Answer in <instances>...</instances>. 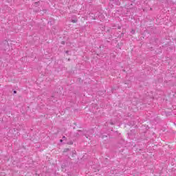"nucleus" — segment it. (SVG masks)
Wrapping results in <instances>:
<instances>
[{
	"mask_svg": "<svg viewBox=\"0 0 176 176\" xmlns=\"http://www.w3.org/2000/svg\"><path fill=\"white\" fill-rule=\"evenodd\" d=\"M135 32L134 30H132V31H131V34H135Z\"/></svg>",
	"mask_w": 176,
	"mask_h": 176,
	"instance_id": "4",
	"label": "nucleus"
},
{
	"mask_svg": "<svg viewBox=\"0 0 176 176\" xmlns=\"http://www.w3.org/2000/svg\"><path fill=\"white\" fill-rule=\"evenodd\" d=\"M63 140H65V136H63Z\"/></svg>",
	"mask_w": 176,
	"mask_h": 176,
	"instance_id": "7",
	"label": "nucleus"
},
{
	"mask_svg": "<svg viewBox=\"0 0 176 176\" xmlns=\"http://www.w3.org/2000/svg\"><path fill=\"white\" fill-rule=\"evenodd\" d=\"M65 42L62 41V45H65Z\"/></svg>",
	"mask_w": 176,
	"mask_h": 176,
	"instance_id": "5",
	"label": "nucleus"
},
{
	"mask_svg": "<svg viewBox=\"0 0 176 176\" xmlns=\"http://www.w3.org/2000/svg\"><path fill=\"white\" fill-rule=\"evenodd\" d=\"M72 23H76V20L72 19Z\"/></svg>",
	"mask_w": 176,
	"mask_h": 176,
	"instance_id": "2",
	"label": "nucleus"
},
{
	"mask_svg": "<svg viewBox=\"0 0 176 176\" xmlns=\"http://www.w3.org/2000/svg\"><path fill=\"white\" fill-rule=\"evenodd\" d=\"M17 93L16 91H14V94H16Z\"/></svg>",
	"mask_w": 176,
	"mask_h": 176,
	"instance_id": "6",
	"label": "nucleus"
},
{
	"mask_svg": "<svg viewBox=\"0 0 176 176\" xmlns=\"http://www.w3.org/2000/svg\"><path fill=\"white\" fill-rule=\"evenodd\" d=\"M113 3H116V5H120V2L119 0H111Z\"/></svg>",
	"mask_w": 176,
	"mask_h": 176,
	"instance_id": "1",
	"label": "nucleus"
},
{
	"mask_svg": "<svg viewBox=\"0 0 176 176\" xmlns=\"http://www.w3.org/2000/svg\"><path fill=\"white\" fill-rule=\"evenodd\" d=\"M66 54H69V51H66Z\"/></svg>",
	"mask_w": 176,
	"mask_h": 176,
	"instance_id": "3",
	"label": "nucleus"
},
{
	"mask_svg": "<svg viewBox=\"0 0 176 176\" xmlns=\"http://www.w3.org/2000/svg\"><path fill=\"white\" fill-rule=\"evenodd\" d=\"M65 151H68V148L65 149Z\"/></svg>",
	"mask_w": 176,
	"mask_h": 176,
	"instance_id": "9",
	"label": "nucleus"
},
{
	"mask_svg": "<svg viewBox=\"0 0 176 176\" xmlns=\"http://www.w3.org/2000/svg\"><path fill=\"white\" fill-rule=\"evenodd\" d=\"M60 142H62L63 140H60Z\"/></svg>",
	"mask_w": 176,
	"mask_h": 176,
	"instance_id": "8",
	"label": "nucleus"
}]
</instances>
